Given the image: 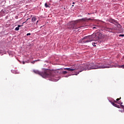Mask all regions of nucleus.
Masks as SVG:
<instances>
[{"mask_svg": "<svg viewBox=\"0 0 124 124\" xmlns=\"http://www.w3.org/2000/svg\"><path fill=\"white\" fill-rule=\"evenodd\" d=\"M45 6H46V7H49V5H48V4H47V3H46L45 4Z\"/></svg>", "mask_w": 124, "mask_h": 124, "instance_id": "15", "label": "nucleus"}, {"mask_svg": "<svg viewBox=\"0 0 124 124\" xmlns=\"http://www.w3.org/2000/svg\"><path fill=\"white\" fill-rule=\"evenodd\" d=\"M36 20H37V18L35 16L33 17L31 19L32 23H35Z\"/></svg>", "mask_w": 124, "mask_h": 124, "instance_id": "9", "label": "nucleus"}, {"mask_svg": "<svg viewBox=\"0 0 124 124\" xmlns=\"http://www.w3.org/2000/svg\"><path fill=\"white\" fill-rule=\"evenodd\" d=\"M67 73V71H62V74H66Z\"/></svg>", "mask_w": 124, "mask_h": 124, "instance_id": "11", "label": "nucleus"}, {"mask_svg": "<svg viewBox=\"0 0 124 124\" xmlns=\"http://www.w3.org/2000/svg\"><path fill=\"white\" fill-rule=\"evenodd\" d=\"M1 12H3V13H4V11H3V10H2Z\"/></svg>", "mask_w": 124, "mask_h": 124, "instance_id": "23", "label": "nucleus"}, {"mask_svg": "<svg viewBox=\"0 0 124 124\" xmlns=\"http://www.w3.org/2000/svg\"><path fill=\"white\" fill-rule=\"evenodd\" d=\"M89 15H90V14H88Z\"/></svg>", "mask_w": 124, "mask_h": 124, "instance_id": "32", "label": "nucleus"}, {"mask_svg": "<svg viewBox=\"0 0 124 124\" xmlns=\"http://www.w3.org/2000/svg\"><path fill=\"white\" fill-rule=\"evenodd\" d=\"M31 33H28L27 34V36L31 35Z\"/></svg>", "mask_w": 124, "mask_h": 124, "instance_id": "20", "label": "nucleus"}, {"mask_svg": "<svg viewBox=\"0 0 124 124\" xmlns=\"http://www.w3.org/2000/svg\"><path fill=\"white\" fill-rule=\"evenodd\" d=\"M80 20L82 21H87V20H91V18H89L88 19H87L86 18H82V19H80Z\"/></svg>", "mask_w": 124, "mask_h": 124, "instance_id": "13", "label": "nucleus"}, {"mask_svg": "<svg viewBox=\"0 0 124 124\" xmlns=\"http://www.w3.org/2000/svg\"><path fill=\"white\" fill-rule=\"evenodd\" d=\"M121 98H117V99H116V101H119V100H120V99H121Z\"/></svg>", "mask_w": 124, "mask_h": 124, "instance_id": "18", "label": "nucleus"}, {"mask_svg": "<svg viewBox=\"0 0 124 124\" xmlns=\"http://www.w3.org/2000/svg\"><path fill=\"white\" fill-rule=\"evenodd\" d=\"M72 6H74V5H73Z\"/></svg>", "mask_w": 124, "mask_h": 124, "instance_id": "31", "label": "nucleus"}, {"mask_svg": "<svg viewBox=\"0 0 124 124\" xmlns=\"http://www.w3.org/2000/svg\"><path fill=\"white\" fill-rule=\"evenodd\" d=\"M23 64H25V62H23Z\"/></svg>", "mask_w": 124, "mask_h": 124, "instance_id": "30", "label": "nucleus"}, {"mask_svg": "<svg viewBox=\"0 0 124 124\" xmlns=\"http://www.w3.org/2000/svg\"><path fill=\"white\" fill-rule=\"evenodd\" d=\"M94 29H96V27H93V30H94Z\"/></svg>", "mask_w": 124, "mask_h": 124, "instance_id": "24", "label": "nucleus"}, {"mask_svg": "<svg viewBox=\"0 0 124 124\" xmlns=\"http://www.w3.org/2000/svg\"><path fill=\"white\" fill-rule=\"evenodd\" d=\"M119 36H124V34H120V35H119Z\"/></svg>", "mask_w": 124, "mask_h": 124, "instance_id": "22", "label": "nucleus"}, {"mask_svg": "<svg viewBox=\"0 0 124 124\" xmlns=\"http://www.w3.org/2000/svg\"><path fill=\"white\" fill-rule=\"evenodd\" d=\"M26 23V22H23L22 23V25H18V27L16 28L15 29V31H19V30H20V27H23V26L24 25V24H25Z\"/></svg>", "mask_w": 124, "mask_h": 124, "instance_id": "7", "label": "nucleus"}, {"mask_svg": "<svg viewBox=\"0 0 124 124\" xmlns=\"http://www.w3.org/2000/svg\"><path fill=\"white\" fill-rule=\"evenodd\" d=\"M108 66L106 64H103L102 63H90L85 66L81 65L80 69L82 71L83 70H91V69H98L99 68H108Z\"/></svg>", "mask_w": 124, "mask_h": 124, "instance_id": "1", "label": "nucleus"}, {"mask_svg": "<svg viewBox=\"0 0 124 124\" xmlns=\"http://www.w3.org/2000/svg\"><path fill=\"white\" fill-rule=\"evenodd\" d=\"M19 18V17H18V16H16V17H15V18L16 19H18Z\"/></svg>", "mask_w": 124, "mask_h": 124, "instance_id": "21", "label": "nucleus"}, {"mask_svg": "<svg viewBox=\"0 0 124 124\" xmlns=\"http://www.w3.org/2000/svg\"><path fill=\"white\" fill-rule=\"evenodd\" d=\"M64 70H67L68 71H74L75 70H78L77 74L75 75H78L79 72H82V69H81V66L75 65L73 68H65Z\"/></svg>", "mask_w": 124, "mask_h": 124, "instance_id": "3", "label": "nucleus"}, {"mask_svg": "<svg viewBox=\"0 0 124 124\" xmlns=\"http://www.w3.org/2000/svg\"><path fill=\"white\" fill-rule=\"evenodd\" d=\"M119 68H124V65L119 66Z\"/></svg>", "mask_w": 124, "mask_h": 124, "instance_id": "14", "label": "nucleus"}, {"mask_svg": "<svg viewBox=\"0 0 124 124\" xmlns=\"http://www.w3.org/2000/svg\"><path fill=\"white\" fill-rule=\"evenodd\" d=\"M76 24H77V22L76 21L71 22L69 24V29H72V30H74V28Z\"/></svg>", "mask_w": 124, "mask_h": 124, "instance_id": "5", "label": "nucleus"}, {"mask_svg": "<svg viewBox=\"0 0 124 124\" xmlns=\"http://www.w3.org/2000/svg\"><path fill=\"white\" fill-rule=\"evenodd\" d=\"M120 107H121V106H119L118 105H117L116 107H117V108H121Z\"/></svg>", "mask_w": 124, "mask_h": 124, "instance_id": "19", "label": "nucleus"}, {"mask_svg": "<svg viewBox=\"0 0 124 124\" xmlns=\"http://www.w3.org/2000/svg\"><path fill=\"white\" fill-rule=\"evenodd\" d=\"M109 23H112V24H114V25H117V24H118L117 20L112 18L109 19Z\"/></svg>", "mask_w": 124, "mask_h": 124, "instance_id": "6", "label": "nucleus"}, {"mask_svg": "<svg viewBox=\"0 0 124 124\" xmlns=\"http://www.w3.org/2000/svg\"><path fill=\"white\" fill-rule=\"evenodd\" d=\"M37 23H38V20L37 21L36 25H37Z\"/></svg>", "mask_w": 124, "mask_h": 124, "instance_id": "25", "label": "nucleus"}, {"mask_svg": "<svg viewBox=\"0 0 124 124\" xmlns=\"http://www.w3.org/2000/svg\"><path fill=\"white\" fill-rule=\"evenodd\" d=\"M92 44H93V46H95V44H96V43H95V42L93 43Z\"/></svg>", "mask_w": 124, "mask_h": 124, "instance_id": "17", "label": "nucleus"}, {"mask_svg": "<svg viewBox=\"0 0 124 124\" xmlns=\"http://www.w3.org/2000/svg\"><path fill=\"white\" fill-rule=\"evenodd\" d=\"M105 31H109V32H112V31H113L112 29L107 27L105 29Z\"/></svg>", "mask_w": 124, "mask_h": 124, "instance_id": "8", "label": "nucleus"}, {"mask_svg": "<svg viewBox=\"0 0 124 124\" xmlns=\"http://www.w3.org/2000/svg\"><path fill=\"white\" fill-rule=\"evenodd\" d=\"M111 104L113 106H114L115 107H117V104H115V103H114L113 102H111Z\"/></svg>", "mask_w": 124, "mask_h": 124, "instance_id": "12", "label": "nucleus"}, {"mask_svg": "<svg viewBox=\"0 0 124 124\" xmlns=\"http://www.w3.org/2000/svg\"><path fill=\"white\" fill-rule=\"evenodd\" d=\"M31 63H34V62H31Z\"/></svg>", "mask_w": 124, "mask_h": 124, "instance_id": "26", "label": "nucleus"}, {"mask_svg": "<svg viewBox=\"0 0 124 124\" xmlns=\"http://www.w3.org/2000/svg\"><path fill=\"white\" fill-rule=\"evenodd\" d=\"M122 104H123V103H121L120 104L121 107H122V109H124V106H123V105H122Z\"/></svg>", "mask_w": 124, "mask_h": 124, "instance_id": "16", "label": "nucleus"}, {"mask_svg": "<svg viewBox=\"0 0 124 124\" xmlns=\"http://www.w3.org/2000/svg\"><path fill=\"white\" fill-rule=\"evenodd\" d=\"M33 72L35 73L36 74H38L40 76H42L43 78H53L54 77V75H53V71L47 69L45 70L44 72H40L38 70H33Z\"/></svg>", "mask_w": 124, "mask_h": 124, "instance_id": "2", "label": "nucleus"}, {"mask_svg": "<svg viewBox=\"0 0 124 124\" xmlns=\"http://www.w3.org/2000/svg\"><path fill=\"white\" fill-rule=\"evenodd\" d=\"M80 28H81V27L78 26V25L76 24L75 25V28H74V30H78V29H80Z\"/></svg>", "mask_w": 124, "mask_h": 124, "instance_id": "10", "label": "nucleus"}, {"mask_svg": "<svg viewBox=\"0 0 124 124\" xmlns=\"http://www.w3.org/2000/svg\"><path fill=\"white\" fill-rule=\"evenodd\" d=\"M75 3V2H73V4H74Z\"/></svg>", "mask_w": 124, "mask_h": 124, "instance_id": "28", "label": "nucleus"}, {"mask_svg": "<svg viewBox=\"0 0 124 124\" xmlns=\"http://www.w3.org/2000/svg\"><path fill=\"white\" fill-rule=\"evenodd\" d=\"M114 102L116 103V102H117V101H114Z\"/></svg>", "mask_w": 124, "mask_h": 124, "instance_id": "27", "label": "nucleus"}, {"mask_svg": "<svg viewBox=\"0 0 124 124\" xmlns=\"http://www.w3.org/2000/svg\"><path fill=\"white\" fill-rule=\"evenodd\" d=\"M29 19H30V18H28V19H27V20L28 21V20H29Z\"/></svg>", "mask_w": 124, "mask_h": 124, "instance_id": "29", "label": "nucleus"}, {"mask_svg": "<svg viewBox=\"0 0 124 124\" xmlns=\"http://www.w3.org/2000/svg\"><path fill=\"white\" fill-rule=\"evenodd\" d=\"M83 39H86L83 41V42L84 43H87L89 42H91V41H93V39L92 38V36H88L84 37Z\"/></svg>", "mask_w": 124, "mask_h": 124, "instance_id": "4", "label": "nucleus"}]
</instances>
